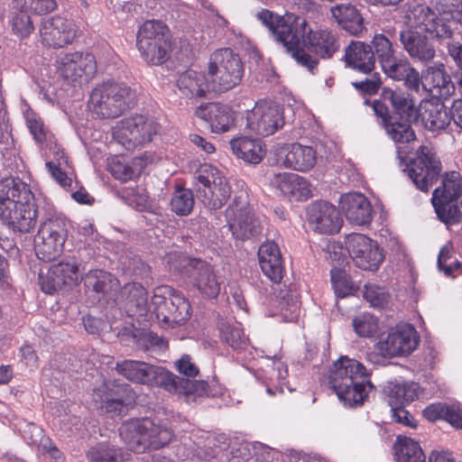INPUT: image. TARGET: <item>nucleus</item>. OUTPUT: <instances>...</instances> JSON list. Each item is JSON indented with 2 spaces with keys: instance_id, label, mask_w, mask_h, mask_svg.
Returning <instances> with one entry per match:
<instances>
[{
  "instance_id": "obj_1",
  "label": "nucleus",
  "mask_w": 462,
  "mask_h": 462,
  "mask_svg": "<svg viewBox=\"0 0 462 462\" xmlns=\"http://www.w3.org/2000/svg\"><path fill=\"white\" fill-rule=\"evenodd\" d=\"M256 17L273 39L282 44L298 64L311 72L317 69L319 59H330L340 49L336 33L328 29L313 30L304 17L292 13L279 15L263 9Z\"/></svg>"
},
{
  "instance_id": "obj_2",
  "label": "nucleus",
  "mask_w": 462,
  "mask_h": 462,
  "mask_svg": "<svg viewBox=\"0 0 462 462\" xmlns=\"http://www.w3.org/2000/svg\"><path fill=\"white\" fill-rule=\"evenodd\" d=\"M365 104L373 108L379 125L395 143H405L415 140L411 125L419 116L430 131L445 129L451 120L450 111L442 102L427 100L421 104L419 112L411 94L388 87L382 88L378 98L365 100Z\"/></svg>"
},
{
  "instance_id": "obj_3",
  "label": "nucleus",
  "mask_w": 462,
  "mask_h": 462,
  "mask_svg": "<svg viewBox=\"0 0 462 462\" xmlns=\"http://www.w3.org/2000/svg\"><path fill=\"white\" fill-rule=\"evenodd\" d=\"M37 208L28 185L18 178L0 181V218L14 232H30L36 224Z\"/></svg>"
},
{
  "instance_id": "obj_4",
  "label": "nucleus",
  "mask_w": 462,
  "mask_h": 462,
  "mask_svg": "<svg viewBox=\"0 0 462 462\" xmlns=\"http://www.w3.org/2000/svg\"><path fill=\"white\" fill-rule=\"evenodd\" d=\"M370 374L362 363L347 356L337 360L329 373V384L345 405L362 404L374 389Z\"/></svg>"
},
{
  "instance_id": "obj_5",
  "label": "nucleus",
  "mask_w": 462,
  "mask_h": 462,
  "mask_svg": "<svg viewBox=\"0 0 462 462\" xmlns=\"http://www.w3.org/2000/svg\"><path fill=\"white\" fill-rule=\"evenodd\" d=\"M119 434L127 448L135 453H143L148 448H163L174 436L169 427L149 417L125 421L119 429Z\"/></svg>"
},
{
  "instance_id": "obj_6",
  "label": "nucleus",
  "mask_w": 462,
  "mask_h": 462,
  "mask_svg": "<svg viewBox=\"0 0 462 462\" xmlns=\"http://www.w3.org/2000/svg\"><path fill=\"white\" fill-rule=\"evenodd\" d=\"M137 103L136 90L124 82L107 81L90 94L89 106L102 118H116Z\"/></svg>"
},
{
  "instance_id": "obj_7",
  "label": "nucleus",
  "mask_w": 462,
  "mask_h": 462,
  "mask_svg": "<svg viewBox=\"0 0 462 462\" xmlns=\"http://www.w3.org/2000/svg\"><path fill=\"white\" fill-rule=\"evenodd\" d=\"M253 100L246 98L243 109L233 110V127L250 129L252 132L269 136L284 125L282 111L274 103L260 102L252 107Z\"/></svg>"
},
{
  "instance_id": "obj_8",
  "label": "nucleus",
  "mask_w": 462,
  "mask_h": 462,
  "mask_svg": "<svg viewBox=\"0 0 462 462\" xmlns=\"http://www.w3.org/2000/svg\"><path fill=\"white\" fill-rule=\"evenodd\" d=\"M171 36L168 26L160 20H147L139 28L136 46L149 64L161 65L170 59Z\"/></svg>"
},
{
  "instance_id": "obj_9",
  "label": "nucleus",
  "mask_w": 462,
  "mask_h": 462,
  "mask_svg": "<svg viewBox=\"0 0 462 462\" xmlns=\"http://www.w3.org/2000/svg\"><path fill=\"white\" fill-rule=\"evenodd\" d=\"M462 176L458 171L446 172L442 176L441 186L432 193L431 202L438 218L447 226L457 225L462 221Z\"/></svg>"
},
{
  "instance_id": "obj_10",
  "label": "nucleus",
  "mask_w": 462,
  "mask_h": 462,
  "mask_svg": "<svg viewBox=\"0 0 462 462\" xmlns=\"http://www.w3.org/2000/svg\"><path fill=\"white\" fill-rule=\"evenodd\" d=\"M157 319L165 326L180 325L190 317L189 300L169 286L157 288L152 299Z\"/></svg>"
},
{
  "instance_id": "obj_11",
  "label": "nucleus",
  "mask_w": 462,
  "mask_h": 462,
  "mask_svg": "<svg viewBox=\"0 0 462 462\" xmlns=\"http://www.w3.org/2000/svg\"><path fill=\"white\" fill-rule=\"evenodd\" d=\"M69 222L61 217H53L41 224L34 238V250L37 257L51 262L63 251L68 237Z\"/></svg>"
},
{
  "instance_id": "obj_12",
  "label": "nucleus",
  "mask_w": 462,
  "mask_h": 462,
  "mask_svg": "<svg viewBox=\"0 0 462 462\" xmlns=\"http://www.w3.org/2000/svg\"><path fill=\"white\" fill-rule=\"evenodd\" d=\"M157 124L151 118L135 115L121 120L113 130V138L125 149L132 150L150 143L157 134Z\"/></svg>"
},
{
  "instance_id": "obj_13",
  "label": "nucleus",
  "mask_w": 462,
  "mask_h": 462,
  "mask_svg": "<svg viewBox=\"0 0 462 462\" xmlns=\"http://www.w3.org/2000/svg\"><path fill=\"white\" fill-rule=\"evenodd\" d=\"M406 16L415 27L422 29L438 40L451 39L459 23L454 19L438 15L429 6L420 4L411 6Z\"/></svg>"
},
{
  "instance_id": "obj_14",
  "label": "nucleus",
  "mask_w": 462,
  "mask_h": 462,
  "mask_svg": "<svg viewBox=\"0 0 462 462\" xmlns=\"http://www.w3.org/2000/svg\"><path fill=\"white\" fill-rule=\"evenodd\" d=\"M441 169V162L432 150L427 146H420L416 158L411 160L405 171L418 189L428 192L439 180Z\"/></svg>"
},
{
  "instance_id": "obj_15",
  "label": "nucleus",
  "mask_w": 462,
  "mask_h": 462,
  "mask_svg": "<svg viewBox=\"0 0 462 462\" xmlns=\"http://www.w3.org/2000/svg\"><path fill=\"white\" fill-rule=\"evenodd\" d=\"M419 344V336L410 324L397 325L391 328L386 336H382L374 348L386 358L406 356L411 354Z\"/></svg>"
},
{
  "instance_id": "obj_16",
  "label": "nucleus",
  "mask_w": 462,
  "mask_h": 462,
  "mask_svg": "<svg viewBox=\"0 0 462 462\" xmlns=\"http://www.w3.org/2000/svg\"><path fill=\"white\" fill-rule=\"evenodd\" d=\"M346 248L356 266L365 271H376L384 258L377 243L362 234L347 236Z\"/></svg>"
},
{
  "instance_id": "obj_17",
  "label": "nucleus",
  "mask_w": 462,
  "mask_h": 462,
  "mask_svg": "<svg viewBox=\"0 0 462 462\" xmlns=\"http://www.w3.org/2000/svg\"><path fill=\"white\" fill-rule=\"evenodd\" d=\"M40 36L43 45L54 49L63 48L74 41L75 25L71 21L61 16L47 18L42 22Z\"/></svg>"
},
{
  "instance_id": "obj_18",
  "label": "nucleus",
  "mask_w": 462,
  "mask_h": 462,
  "mask_svg": "<svg viewBox=\"0 0 462 462\" xmlns=\"http://www.w3.org/2000/svg\"><path fill=\"white\" fill-rule=\"evenodd\" d=\"M231 49L224 48L216 51L210 59L207 78L208 94H221L231 88Z\"/></svg>"
},
{
  "instance_id": "obj_19",
  "label": "nucleus",
  "mask_w": 462,
  "mask_h": 462,
  "mask_svg": "<svg viewBox=\"0 0 462 462\" xmlns=\"http://www.w3.org/2000/svg\"><path fill=\"white\" fill-rule=\"evenodd\" d=\"M56 69L61 78L70 82L83 76L89 78L96 72L95 57L80 52L61 54L56 60Z\"/></svg>"
},
{
  "instance_id": "obj_20",
  "label": "nucleus",
  "mask_w": 462,
  "mask_h": 462,
  "mask_svg": "<svg viewBox=\"0 0 462 462\" xmlns=\"http://www.w3.org/2000/svg\"><path fill=\"white\" fill-rule=\"evenodd\" d=\"M308 221L320 234H334L340 230L342 218L335 206L327 201L312 202L307 208Z\"/></svg>"
},
{
  "instance_id": "obj_21",
  "label": "nucleus",
  "mask_w": 462,
  "mask_h": 462,
  "mask_svg": "<svg viewBox=\"0 0 462 462\" xmlns=\"http://www.w3.org/2000/svg\"><path fill=\"white\" fill-rule=\"evenodd\" d=\"M127 384L106 382L94 389L92 399L95 407L106 413H120L125 406Z\"/></svg>"
},
{
  "instance_id": "obj_22",
  "label": "nucleus",
  "mask_w": 462,
  "mask_h": 462,
  "mask_svg": "<svg viewBox=\"0 0 462 462\" xmlns=\"http://www.w3.org/2000/svg\"><path fill=\"white\" fill-rule=\"evenodd\" d=\"M399 40L413 60L428 63L435 58V47L421 32L412 27L403 29L399 32Z\"/></svg>"
},
{
  "instance_id": "obj_23",
  "label": "nucleus",
  "mask_w": 462,
  "mask_h": 462,
  "mask_svg": "<svg viewBox=\"0 0 462 462\" xmlns=\"http://www.w3.org/2000/svg\"><path fill=\"white\" fill-rule=\"evenodd\" d=\"M381 68L388 78L402 81L410 89H419L421 81L420 76L403 55L396 53L383 62Z\"/></svg>"
},
{
  "instance_id": "obj_24",
  "label": "nucleus",
  "mask_w": 462,
  "mask_h": 462,
  "mask_svg": "<svg viewBox=\"0 0 462 462\" xmlns=\"http://www.w3.org/2000/svg\"><path fill=\"white\" fill-rule=\"evenodd\" d=\"M341 208L346 219L356 225L370 223L373 208L369 200L361 193H348L342 196Z\"/></svg>"
},
{
  "instance_id": "obj_25",
  "label": "nucleus",
  "mask_w": 462,
  "mask_h": 462,
  "mask_svg": "<svg viewBox=\"0 0 462 462\" xmlns=\"http://www.w3.org/2000/svg\"><path fill=\"white\" fill-rule=\"evenodd\" d=\"M188 276L191 284L204 297L213 299L218 295L220 282L217 281L212 267L205 261L199 259L193 269H190Z\"/></svg>"
},
{
  "instance_id": "obj_26",
  "label": "nucleus",
  "mask_w": 462,
  "mask_h": 462,
  "mask_svg": "<svg viewBox=\"0 0 462 462\" xmlns=\"http://www.w3.org/2000/svg\"><path fill=\"white\" fill-rule=\"evenodd\" d=\"M346 66L359 72L368 74L375 67L372 49L368 43L361 41H351L345 50Z\"/></svg>"
},
{
  "instance_id": "obj_27",
  "label": "nucleus",
  "mask_w": 462,
  "mask_h": 462,
  "mask_svg": "<svg viewBox=\"0 0 462 462\" xmlns=\"http://www.w3.org/2000/svg\"><path fill=\"white\" fill-rule=\"evenodd\" d=\"M282 153V165L295 171H310L317 162V152L311 146L292 143L283 148Z\"/></svg>"
},
{
  "instance_id": "obj_28",
  "label": "nucleus",
  "mask_w": 462,
  "mask_h": 462,
  "mask_svg": "<svg viewBox=\"0 0 462 462\" xmlns=\"http://www.w3.org/2000/svg\"><path fill=\"white\" fill-rule=\"evenodd\" d=\"M330 12L337 25L349 34L359 36L365 31L364 18L355 5H337L331 7Z\"/></svg>"
},
{
  "instance_id": "obj_29",
  "label": "nucleus",
  "mask_w": 462,
  "mask_h": 462,
  "mask_svg": "<svg viewBox=\"0 0 462 462\" xmlns=\"http://www.w3.org/2000/svg\"><path fill=\"white\" fill-rule=\"evenodd\" d=\"M259 264L266 277L278 283L282 278L283 266L278 245L274 242L263 244L258 250Z\"/></svg>"
},
{
  "instance_id": "obj_30",
  "label": "nucleus",
  "mask_w": 462,
  "mask_h": 462,
  "mask_svg": "<svg viewBox=\"0 0 462 462\" xmlns=\"http://www.w3.org/2000/svg\"><path fill=\"white\" fill-rule=\"evenodd\" d=\"M115 301L125 304L129 311L144 315L148 310V296L145 288L137 282L126 283L117 293Z\"/></svg>"
},
{
  "instance_id": "obj_31",
  "label": "nucleus",
  "mask_w": 462,
  "mask_h": 462,
  "mask_svg": "<svg viewBox=\"0 0 462 462\" xmlns=\"http://www.w3.org/2000/svg\"><path fill=\"white\" fill-rule=\"evenodd\" d=\"M153 384L159 385L171 393L190 394L198 391L196 382L179 377L160 366L155 367V374L150 385Z\"/></svg>"
},
{
  "instance_id": "obj_32",
  "label": "nucleus",
  "mask_w": 462,
  "mask_h": 462,
  "mask_svg": "<svg viewBox=\"0 0 462 462\" xmlns=\"http://www.w3.org/2000/svg\"><path fill=\"white\" fill-rule=\"evenodd\" d=\"M270 181L272 185L279 189L285 196L297 199L307 198L310 193L306 180L295 173H273Z\"/></svg>"
},
{
  "instance_id": "obj_33",
  "label": "nucleus",
  "mask_w": 462,
  "mask_h": 462,
  "mask_svg": "<svg viewBox=\"0 0 462 462\" xmlns=\"http://www.w3.org/2000/svg\"><path fill=\"white\" fill-rule=\"evenodd\" d=\"M85 285L107 300H116L119 281L110 273L96 270L89 272L85 279Z\"/></svg>"
},
{
  "instance_id": "obj_34",
  "label": "nucleus",
  "mask_w": 462,
  "mask_h": 462,
  "mask_svg": "<svg viewBox=\"0 0 462 462\" xmlns=\"http://www.w3.org/2000/svg\"><path fill=\"white\" fill-rule=\"evenodd\" d=\"M156 365L136 360L117 362L116 370L127 380L143 384H150L155 374Z\"/></svg>"
},
{
  "instance_id": "obj_35",
  "label": "nucleus",
  "mask_w": 462,
  "mask_h": 462,
  "mask_svg": "<svg viewBox=\"0 0 462 462\" xmlns=\"http://www.w3.org/2000/svg\"><path fill=\"white\" fill-rule=\"evenodd\" d=\"M263 226L253 209L236 213L233 223V236L237 240H249L261 235Z\"/></svg>"
},
{
  "instance_id": "obj_36",
  "label": "nucleus",
  "mask_w": 462,
  "mask_h": 462,
  "mask_svg": "<svg viewBox=\"0 0 462 462\" xmlns=\"http://www.w3.org/2000/svg\"><path fill=\"white\" fill-rule=\"evenodd\" d=\"M176 86L188 97H208L207 78L194 70L189 69L181 73Z\"/></svg>"
},
{
  "instance_id": "obj_37",
  "label": "nucleus",
  "mask_w": 462,
  "mask_h": 462,
  "mask_svg": "<svg viewBox=\"0 0 462 462\" xmlns=\"http://www.w3.org/2000/svg\"><path fill=\"white\" fill-rule=\"evenodd\" d=\"M233 153L246 163L258 164L263 159L265 150L260 140L245 136L233 139Z\"/></svg>"
},
{
  "instance_id": "obj_38",
  "label": "nucleus",
  "mask_w": 462,
  "mask_h": 462,
  "mask_svg": "<svg viewBox=\"0 0 462 462\" xmlns=\"http://www.w3.org/2000/svg\"><path fill=\"white\" fill-rule=\"evenodd\" d=\"M395 38L396 31L394 28L383 29V32L374 35L368 45L372 49L374 62L378 60L381 65L397 53L393 44Z\"/></svg>"
},
{
  "instance_id": "obj_39",
  "label": "nucleus",
  "mask_w": 462,
  "mask_h": 462,
  "mask_svg": "<svg viewBox=\"0 0 462 462\" xmlns=\"http://www.w3.org/2000/svg\"><path fill=\"white\" fill-rule=\"evenodd\" d=\"M394 455L397 462H426V456L420 444L401 435L394 444Z\"/></svg>"
},
{
  "instance_id": "obj_40",
  "label": "nucleus",
  "mask_w": 462,
  "mask_h": 462,
  "mask_svg": "<svg viewBox=\"0 0 462 462\" xmlns=\"http://www.w3.org/2000/svg\"><path fill=\"white\" fill-rule=\"evenodd\" d=\"M13 11L9 16L12 32L20 39L27 38L33 31L34 24L28 8H16L12 1Z\"/></svg>"
},
{
  "instance_id": "obj_41",
  "label": "nucleus",
  "mask_w": 462,
  "mask_h": 462,
  "mask_svg": "<svg viewBox=\"0 0 462 462\" xmlns=\"http://www.w3.org/2000/svg\"><path fill=\"white\" fill-rule=\"evenodd\" d=\"M277 300L286 319L291 321L299 316L300 302L297 292L287 288L281 289Z\"/></svg>"
},
{
  "instance_id": "obj_42",
  "label": "nucleus",
  "mask_w": 462,
  "mask_h": 462,
  "mask_svg": "<svg viewBox=\"0 0 462 462\" xmlns=\"http://www.w3.org/2000/svg\"><path fill=\"white\" fill-rule=\"evenodd\" d=\"M54 271H59L60 280L67 289L78 284L79 279V264L73 258H68L51 265Z\"/></svg>"
},
{
  "instance_id": "obj_43",
  "label": "nucleus",
  "mask_w": 462,
  "mask_h": 462,
  "mask_svg": "<svg viewBox=\"0 0 462 462\" xmlns=\"http://www.w3.org/2000/svg\"><path fill=\"white\" fill-rule=\"evenodd\" d=\"M198 260L197 258H190L180 252L174 251L166 254L163 258V263L168 267L170 272L181 273L189 275L190 269H193Z\"/></svg>"
},
{
  "instance_id": "obj_44",
  "label": "nucleus",
  "mask_w": 462,
  "mask_h": 462,
  "mask_svg": "<svg viewBox=\"0 0 462 462\" xmlns=\"http://www.w3.org/2000/svg\"><path fill=\"white\" fill-rule=\"evenodd\" d=\"M193 207V192L190 189L178 187L171 199V210L178 216H188Z\"/></svg>"
},
{
  "instance_id": "obj_45",
  "label": "nucleus",
  "mask_w": 462,
  "mask_h": 462,
  "mask_svg": "<svg viewBox=\"0 0 462 462\" xmlns=\"http://www.w3.org/2000/svg\"><path fill=\"white\" fill-rule=\"evenodd\" d=\"M450 83L449 76L443 69L429 68L424 76V88H429L430 92L436 90L437 94L443 95L442 89H448Z\"/></svg>"
},
{
  "instance_id": "obj_46",
  "label": "nucleus",
  "mask_w": 462,
  "mask_h": 462,
  "mask_svg": "<svg viewBox=\"0 0 462 462\" xmlns=\"http://www.w3.org/2000/svg\"><path fill=\"white\" fill-rule=\"evenodd\" d=\"M331 283L337 297H346L355 291V285L346 274L345 269L334 266L330 271Z\"/></svg>"
},
{
  "instance_id": "obj_47",
  "label": "nucleus",
  "mask_w": 462,
  "mask_h": 462,
  "mask_svg": "<svg viewBox=\"0 0 462 462\" xmlns=\"http://www.w3.org/2000/svg\"><path fill=\"white\" fill-rule=\"evenodd\" d=\"M88 457L93 462L124 461V454L121 448H111L104 444L91 448L88 452Z\"/></svg>"
},
{
  "instance_id": "obj_48",
  "label": "nucleus",
  "mask_w": 462,
  "mask_h": 462,
  "mask_svg": "<svg viewBox=\"0 0 462 462\" xmlns=\"http://www.w3.org/2000/svg\"><path fill=\"white\" fill-rule=\"evenodd\" d=\"M418 397V385L411 383H396L391 387L390 398L395 401L397 407L411 402Z\"/></svg>"
},
{
  "instance_id": "obj_49",
  "label": "nucleus",
  "mask_w": 462,
  "mask_h": 462,
  "mask_svg": "<svg viewBox=\"0 0 462 462\" xmlns=\"http://www.w3.org/2000/svg\"><path fill=\"white\" fill-rule=\"evenodd\" d=\"M144 164L143 158L136 157L134 160L133 166L118 162L111 165L110 169L115 178L126 181L139 176Z\"/></svg>"
},
{
  "instance_id": "obj_50",
  "label": "nucleus",
  "mask_w": 462,
  "mask_h": 462,
  "mask_svg": "<svg viewBox=\"0 0 462 462\" xmlns=\"http://www.w3.org/2000/svg\"><path fill=\"white\" fill-rule=\"evenodd\" d=\"M59 271H54L51 266L46 273L39 274V282L43 292L52 294L60 290L66 289L60 282Z\"/></svg>"
},
{
  "instance_id": "obj_51",
  "label": "nucleus",
  "mask_w": 462,
  "mask_h": 462,
  "mask_svg": "<svg viewBox=\"0 0 462 462\" xmlns=\"http://www.w3.org/2000/svg\"><path fill=\"white\" fill-rule=\"evenodd\" d=\"M353 327L360 337H371L377 330V319L370 314H363L353 319Z\"/></svg>"
},
{
  "instance_id": "obj_52",
  "label": "nucleus",
  "mask_w": 462,
  "mask_h": 462,
  "mask_svg": "<svg viewBox=\"0 0 462 462\" xmlns=\"http://www.w3.org/2000/svg\"><path fill=\"white\" fill-rule=\"evenodd\" d=\"M233 208H236V212L252 209L250 205L248 188L242 180H236L233 187Z\"/></svg>"
},
{
  "instance_id": "obj_53",
  "label": "nucleus",
  "mask_w": 462,
  "mask_h": 462,
  "mask_svg": "<svg viewBox=\"0 0 462 462\" xmlns=\"http://www.w3.org/2000/svg\"><path fill=\"white\" fill-rule=\"evenodd\" d=\"M16 8H28L35 14H43L55 10V0H12Z\"/></svg>"
},
{
  "instance_id": "obj_54",
  "label": "nucleus",
  "mask_w": 462,
  "mask_h": 462,
  "mask_svg": "<svg viewBox=\"0 0 462 462\" xmlns=\"http://www.w3.org/2000/svg\"><path fill=\"white\" fill-rule=\"evenodd\" d=\"M363 295L365 300L375 308H383L388 302V294L384 289L374 284L365 285Z\"/></svg>"
},
{
  "instance_id": "obj_55",
  "label": "nucleus",
  "mask_w": 462,
  "mask_h": 462,
  "mask_svg": "<svg viewBox=\"0 0 462 462\" xmlns=\"http://www.w3.org/2000/svg\"><path fill=\"white\" fill-rule=\"evenodd\" d=\"M220 172L211 165H202L194 174V179L204 188L208 189L209 192L213 189L215 182L219 179Z\"/></svg>"
},
{
  "instance_id": "obj_56",
  "label": "nucleus",
  "mask_w": 462,
  "mask_h": 462,
  "mask_svg": "<svg viewBox=\"0 0 462 462\" xmlns=\"http://www.w3.org/2000/svg\"><path fill=\"white\" fill-rule=\"evenodd\" d=\"M326 259L330 262L332 268L338 266L340 269H344L347 265V257L343 252V249L336 244H330L327 246Z\"/></svg>"
},
{
  "instance_id": "obj_57",
  "label": "nucleus",
  "mask_w": 462,
  "mask_h": 462,
  "mask_svg": "<svg viewBox=\"0 0 462 462\" xmlns=\"http://www.w3.org/2000/svg\"><path fill=\"white\" fill-rule=\"evenodd\" d=\"M210 193L218 198L220 205L226 204L228 201L231 195V187L224 176L220 174Z\"/></svg>"
},
{
  "instance_id": "obj_58",
  "label": "nucleus",
  "mask_w": 462,
  "mask_h": 462,
  "mask_svg": "<svg viewBox=\"0 0 462 462\" xmlns=\"http://www.w3.org/2000/svg\"><path fill=\"white\" fill-rule=\"evenodd\" d=\"M448 411V404L443 402H435L428 405L422 411V414L429 421L444 420L445 412Z\"/></svg>"
},
{
  "instance_id": "obj_59",
  "label": "nucleus",
  "mask_w": 462,
  "mask_h": 462,
  "mask_svg": "<svg viewBox=\"0 0 462 462\" xmlns=\"http://www.w3.org/2000/svg\"><path fill=\"white\" fill-rule=\"evenodd\" d=\"M381 80L378 74H374L373 79H366L365 80L356 81L353 83L356 89L365 94L374 95L381 87Z\"/></svg>"
},
{
  "instance_id": "obj_60",
  "label": "nucleus",
  "mask_w": 462,
  "mask_h": 462,
  "mask_svg": "<svg viewBox=\"0 0 462 462\" xmlns=\"http://www.w3.org/2000/svg\"><path fill=\"white\" fill-rule=\"evenodd\" d=\"M229 108L225 106L224 110L214 116L211 123L212 131L215 133H225L229 130L230 116L228 115Z\"/></svg>"
},
{
  "instance_id": "obj_61",
  "label": "nucleus",
  "mask_w": 462,
  "mask_h": 462,
  "mask_svg": "<svg viewBox=\"0 0 462 462\" xmlns=\"http://www.w3.org/2000/svg\"><path fill=\"white\" fill-rule=\"evenodd\" d=\"M393 418L396 422L411 428H415L417 425L413 416L408 411L401 407L393 408Z\"/></svg>"
},
{
  "instance_id": "obj_62",
  "label": "nucleus",
  "mask_w": 462,
  "mask_h": 462,
  "mask_svg": "<svg viewBox=\"0 0 462 462\" xmlns=\"http://www.w3.org/2000/svg\"><path fill=\"white\" fill-rule=\"evenodd\" d=\"M176 366L180 374L188 377H194L199 373L198 368L190 362V357L189 356H184L178 360L176 362Z\"/></svg>"
},
{
  "instance_id": "obj_63",
  "label": "nucleus",
  "mask_w": 462,
  "mask_h": 462,
  "mask_svg": "<svg viewBox=\"0 0 462 462\" xmlns=\"http://www.w3.org/2000/svg\"><path fill=\"white\" fill-rule=\"evenodd\" d=\"M448 54L456 65L457 69L462 71V43L450 42L447 46Z\"/></svg>"
},
{
  "instance_id": "obj_64",
  "label": "nucleus",
  "mask_w": 462,
  "mask_h": 462,
  "mask_svg": "<svg viewBox=\"0 0 462 462\" xmlns=\"http://www.w3.org/2000/svg\"><path fill=\"white\" fill-rule=\"evenodd\" d=\"M445 420L452 426L462 429V411L453 405H448V411L445 412Z\"/></svg>"
}]
</instances>
